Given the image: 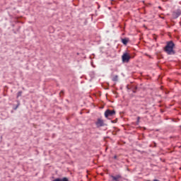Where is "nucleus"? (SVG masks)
<instances>
[{
    "label": "nucleus",
    "instance_id": "f257e3e1",
    "mask_svg": "<svg viewBox=\"0 0 181 181\" xmlns=\"http://www.w3.org/2000/svg\"><path fill=\"white\" fill-rule=\"evenodd\" d=\"M175 42L172 40L168 41L165 46L163 47V52L167 53L168 55L176 54V51H175Z\"/></svg>",
    "mask_w": 181,
    "mask_h": 181
},
{
    "label": "nucleus",
    "instance_id": "f03ea898",
    "mask_svg": "<svg viewBox=\"0 0 181 181\" xmlns=\"http://www.w3.org/2000/svg\"><path fill=\"white\" fill-rule=\"evenodd\" d=\"M134 56H131V54L126 51L122 55V63H129V60H131V59H134Z\"/></svg>",
    "mask_w": 181,
    "mask_h": 181
},
{
    "label": "nucleus",
    "instance_id": "7ed1b4c3",
    "mask_svg": "<svg viewBox=\"0 0 181 181\" xmlns=\"http://www.w3.org/2000/svg\"><path fill=\"white\" fill-rule=\"evenodd\" d=\"M115 114H117V112L115 111V110L107 109L105 111V118H107V119H111V118L110 117H114Z\"/></svg>",
    "mask_w": 181,
    "mask_h": 181
},
{
    "label": "nucleus",
    "instance_id": "20e7f679",
    "mask_svg": "<svg viewBox=\"0 0 181 181\" xmlns=\"http://www.w3.org/2000/svg\"><path fill=\"white\" fill-rule=\"evenodd\" d=\"M95 125L97 127V128H101V127H105V123H104V120H103L102 119L98 118L97 119V121L95 122Z\"/></svg>",
    "mask_w": 181,
    "mask_h": 181
},
{
    "label": "nucleus",
    "instance_id": "39448f33",
    "mask_svg": "<svg viewBox=\"0 0 181 181\" xmlns=\"http://www.w3.org/2000/svg\"><path fill=\"white\" fill-rule=\"evenodd\" d=\"M181 15V10L180 9H177V11H173L172 16H173V19H177V18H179V16Z\"/></svg>",
    "mask_w": 181,
    "mask_h": 181
},
{
    "label": "nucleus",
    "instance_id": "423d86ee",
    "mask_svg": "<svg viewBox=\"0 0 181 181\" xmlns=\"http://www.w3.org/2000/svg\"><path fill=\"white\" fill-rule=\"evenodd\" d=\"M110 177L112 178V181H120L119 179H122V175H116L115 176L111 175Z\"/></svg>",
    "mask_w": 181,
    "mask_h": 181
},
{
    "label": "nucleus",
    "instance_id": "0eeeda50",
    "mask_svg": "<svg viewBox=\"0 0 181 181\" xmlns=\"http://www.w3.org/2000/svg\"><path fill=\"white\" fill-rule=\"evenodd\" d=\"M121 42L124 46H127L128 45V42H129V37L121 38Z\"/></svg>",
    "mask_w": 181,
    "mask_h": 181
},
{
    "label": "nucleus",
    "instance_id": "6e6552de",
    "mask_svg": "<svg viewBox=\"0 0 181 181\" xmlns=\"http://www.w3.org/2000/svg\"><path fill=\"white\" fill-rule=\"evenodd\" d=\"M53 181H70V180H69V178H67V177H64L62 178L57 177L53 180Z\"/></svg>",
    "mask_w": 181,
    "mask_h": 181
},
{
    "label": "nucleus",
    "instance_id": "1a4fd4ad",
    "mask_svg": "<svg viewBox=\"0 0 181 181\" xmlns=\"http://www.w3.org/2000/svg\"><path fill=\"white\" fill-rule=\"evenodd\" d=\"M17 105L13 107L14 110H18V108L19 107V105H21V101H19V100H16Z\"/></svg>",
    "mask_w": 181,
    "mask_h": 181
},
{
    "label": "nucleus",
    "instance_id": "9d476101",
    "mask_svg": "<svg viewBox=\"0 0 181 181\" xmlns=\"http://www.w3.org/2000/svg\"><path fill=\"white\" fill-rule=\"evenodd\" d=\"M132 93H134V94L136 93V90H138V86H133L132 87Z\"/></svg>",
    "mask_w": 181,
    "mask_h": 181
},
{
    "label": "nucleus",
    "instance_id": "9b49d317",
    "mask_svg": "<svg viewBox=\"0 0 181 181\" xmlns=\"http://www.w3.org/2000/svg\"><path fill=\"white\" fill-rule=\"evenodd\" d=\"M23 93V92L22 90H20L17 93V96L16 98H19V97H22V94Z\"/></svg>",
    "mask_w": 181,
    "mask_h": 181
},
{
    "label": "nucleus",
    "instance_id": "f8f14e48",
    "mask_svg": "<svg viewBox=\"0 0 181 181\" xmlns=\"http://www.w3.org/2000/svg\"><path fill=\"white\" fill-rule=\"evenodd\" d=\"M112 80V81H118V75H115Z\"/></svg>",
    "mask_w": 181,
    "mask_h": 181
},
{
    "label": "nucleus",
    "instance_id": "ddd939ff",
    "mask_svg": "<svg viewBox=\"0 0 181 181\" xmlns=\"http://www.w3.org/2000/svg\"><path fill=\"white\" fill-rule=\"evenodd\" d=\"M63 95H64V90H61L59 92V97H63Z\"/></svg>",
    "mask_w": 181,
    "mask_h": 181
},
{
    "label": "nucleus",
    "instance_id": "4468645a",
    "mask_svg": "<svg viewBox=\"0 0 181 181\" xmlns=\"http://www.w3.org/2000/svg\"><path fill=\"white\" fill-rule=\"evenodd\" d=\"M112 124H117L118 122V118H116L115 120H111Z\"/></svg>",
    "mask_w": 181,
    "mask_h": 181
},
{
    "label": "nucleus",
    "instance_id": "2eb2a0df",
    "mask_svg": "<svg viewBox=\"0 0 181 181\" xmlns=\"http://www.w3.org/2000/svg\"><path fill=\"white\" fill-rule=\"evenodd\" d=\"M141 119L140 117H137L136 124L138 125L139 124V120Z\"/></svg>",
    "mask_w": 181,
    "mask_h": 181
},
{
    "label": "nucleus",
    "instance_id": "dca6fc26",
    "mask_svg": "<svg viewBox=\"0 0 181 181\" xmlns=\"http://www.w3.org/2000/svg\"><path fill=\"white\" fill-rule=\"evenodd\" d=\"M118 157L117 156H113V159H117Z\"/></svg>",
    "mask_w": 181,
    "mask_h": 181
},
{
    "label": "nucleus",
    "instance_id": "f3484780",
    "mask_svg": "<svg viewBox=\"0 0 181 181\" xmlns=\"http://www.w3.org/2000/svg\"><path fill=\"white\" fill-rule=\"evenodd\" d=\"M158 9H162V7L161 6H158Z\"/></svg>",
    "mask_w": 181,
    "mask_h": 181
},
{
    "label": "nucleus",
    "instance_id": "a211bd4d",
    "mask_svg": "<svg viewBox=\"0 0 181 181\" xmlns=\"http://www.w3.org/2000/svg\"><path fill=\"white\" fill-rule=\"evenodd\" d=\"M154 40H156V37H154Z\"/></svg>",
    "mask_w": 181,
    "mask_h": 181
},
{
    "label": "nucleus",
    "instance_id": "6ab92c4d",
    "mask_svg": "<svg viewBox=\"0 0 181 181\" xmlns=\"http://www.w3.org/2000/svg\"><path fill=\"white\" fill-rule=\"evenodd\" d=\"M117 132H119V129H118Z\"/></svg>",
    "mask_w": 181,
    "mask_h": 181
},
{
    "label": "nucleus",
    "instance_id": "aec40b11",
    "mask_svg": "<svg viewBox=\"0 0 181 181\" xmlns=\"http://www.w3.org/2000/svg\"><path fill=\"white\" fill-rule=\"evenodd\" d=\"M14 33H16V31H14Z\"/></svg>",
    "mask_w": 181,
    "mask_h": 181
}]
</instances>
